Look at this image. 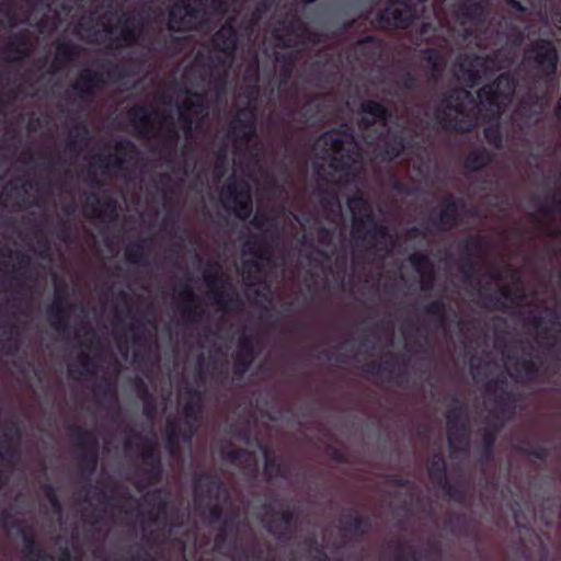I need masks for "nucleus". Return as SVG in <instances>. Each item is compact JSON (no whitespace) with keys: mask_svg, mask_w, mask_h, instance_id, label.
I'll use <instances>...</instances> for the list:
<instances>
[{"mask_svg":"<svg viewBox=\"0 0 561 561\" xmlns=\"http://www.w3.org/2000/svg\"><path fill=\"white\" fill-rule=\"evenodd\" d=\"M193 497L198 507L208 510L211 523H221L218 534L215 537V546L221 548L227 540L228 530L234 528L232 518L225 517L221 500H229V492L222 479L213 472H201L193 479Z\"/></svg>","mask_w":561,"mask_h":561,"instance_id":"nucleus-1","label":"nucleus"},{"mask_svg":"<svg viewBox=\"0 0 561 561\" xmlns=\"http://www.w3.org/2000/svg\"><path fill=\"white\" fill-rule=\"evenodd\" d=\"M434 119L445 131L471 133L478 123V113L471 93L462 88L445 91L434 107Z\"/></svg>","mask_w":561,"mask_h":561,"instance_id":"nucleus-2","label":"nucleus"},{"mask_svg":"<svg viewBox=\"0 0 561 561\" xmlns=\"http://www.w3.org/2000/svg\"><path fill=\"white\" fill-rule=\"evenodd\" d=\"M347 206L353 213V238L362 242L367 250L390 253L393 242L389 227L376 220L368 199L362 194H356L347 199Z\"/></svg>","mask_w":561,"mask_h":561,"instance_id":"nucleus-3","label":"nucleus"},{"mask_svg":"<svg viewBox=\"0 0 561 561\" xmlns=\"http://www.w3.org/2000/svg\"><path fill=\"white\" fill-rule=\"evenodd\" d=\"M558 61L556 45L549 39L537 38L525 47L520 66L534 82L550 83L556 79Z\"/></svg>","mask_w":561,"mask_h":561,"instance_id":"nucleus-4","label":"nucleus"},{"mask_svg":"<svg viewBox=\"0 0 561 561\" xmlns=\"http://www.w3.org/2000/svg\"><path fill=\"white\" fill-rule=\"evenodd\" d=\"M279 24L282 27L274 28L272 35L280 48H295L300 44L317 45L320 43V34L310 28L296 13Z\"/></svg>","mask_w":561,"mask_h":561,"instance_id":"nucleus-5","label":"nucleus"},{"mask_svg":"<svg viewBox=\"0 0 561 561\" xmlns=\"http://www.w3.org/2000/svg\"><path fill=\"white\" fill-rule=\"evenodd\" d=\"M279 24L282 27L274 28L272 35L280 48H295L300 44L317 45L320 43V34L310 28L296 13Z\"/></svg>","mask_w":561,"mask_h":561,"instance_id":"nucleus-6","label":"nucleus"},{"mask_svg":"<svg viewBox=\"0 0 561 561\" xmlns=\"http://www.w3.org/2000/svg\"><path fill=\"white\" fill-rule=\"evenodd\" d=\"M517 88L516 78L510 72L500 73L492 82L481 87L477 94L491 111L502 114L513 100Z\"/></svg>","mask_w":561,"mask_h":561,"instance_id":"nucleus-7","label":"nucleus"},{"mask_svg":"<svg viewBox=\"0 0 561 561\" xmlns=\"http://www.w3.org/2000/svg\"><path fill=\"white\" fill-rule=\"evenodd\" d=\"M419 19V9L410 0H388L383 10L376 15V22L382 30H407Z\"/></svg>","mask_w":561,"mask_h":561,"instance_id":"nucleus-8","label":"nucleus"},{"mask_svg":"<svg viewBox=\"0 0 561 561\" xmlns=\"http://www.w3.org/2000/svg\"><path fill=\"white\" fill-rule=\"evenodd\" d=\"M239 35L232 19L225 21L221 26L211 35V48L222 56L209 57L204 68L211 72L216 66L226 64V59H232L238 48Z\"/></svg>","mask_w":561,"mask_h":561,"instance_id":"nucleus-9","label":"nucleus"},{"mask_svg":"<svg viewBox=\"0 0 561 561\" xmlns=\"http://www.w3.org/2000/svg\"><path fill=\"white\" fill-rule=\"evenodd\" d=\"M278 503V499L274 497L262 505L266 515V518L263 519V525L267 533L277 540L288 541L291 539L294 527L297 525L298 514L289 507L283 508L277 513L279 515V523H277L274 518V515L276 514L274 505Z\"/></svg>","mask_w":561,"mask_h":561,"instance_id":"nucleus-10","label":"nucleus"},{"mask_svg":"<svg viewBox=\"0 0 561 561\" xmlns=\"http://www.w3.org/2000/svg\"><path fill=\"white\" fill-rule=\"evenodd\" d=\"M73 305L67 299V285L58 284L55 287V299L50 305L46 314L50 327L61 336H68L70 332L69 311Z\"/></svg>","mask_w":561,"mask_h":561,"instance_id":"nucleus-11","label":"nucleus"},{"mask_svg":"<svg viewBox=\"0 0 561 561\" xmlns=\"http://www.w3.org/2000/svg\"><path fill=\"white\" fill-rule=\"evenodd\" d=\"M202 9L187 0H179L168 9L167 27L174 33H186L195 28Z\"/></svg>","mask_w":561,"mask_h":561,"instance_id":"nucleus-12","label":"nucleus"},{"mask_svg":"<svg viewBox=\"0 0 561 561\" xmlns=\"http://www.w3.org/2000/svg\"><path fill=\"white\" fill-rule=\"evenodd\" d=\"M489 0H458L453 7L454 16L462 26H484L489 18Z\"/></svg>","mask_w":561,"mask_h":561,"instance_id":"nucleus-13","label":"nucleus"},{"mask_svg":"<svg viewBox=\"0 0 561 561\" xmlns=\"http://www.w3.org/2000/svg\"><path fill=\"white\" fill-rule=\"evenodd\" d=\"M224 196L234 205V215L240 220H247L253 213V199L249 184L244 181H229L224 188Z\"/></svg>","mask_w":561,"mask_h":561,"instance_id":"nucleus-14","label":"nucleus"},{"mask_svg":"<svg viewBox=\"0 0 561 561\" xmlns=\"http://www.w3.org/2000/svg\"><path fill=\"white\" fill-rule=\"evenodd\" d=\"M427 472L430 480L437 485L449 499L461 503L463 492L451 484L447 478V463L440 451L433 454L428 460Z\"/></svg>","mask_w":561,"mask_h":561,"instance_id":"nucleus-15","label":"nucleus"},{"mask_svg":"<svg viewBox=\"0 0 561 561\" xmlns=\"http://www.w3.org/2000/svg\"><path fill=\"white\" fill-rule=\"evenodd\" d=\"M506 378L500 376L490 379L485 385L488 394L495 396L496 408L502 416L511 420L516 412V396L506 388Z\"/></svg>","mask_w":561,"mask_h":561,"instance_id":"nucleus-16","label":"nucleus"},{"mask_svg":"<svg viewBox=\"0 0 561 561\" xmlns=\"http://www.w3.org/2000/svg\"><path fill=\"white\" fill-rule=\"evenodd\" d=\"M547 104L546 94L527 92L515 108V115L522 121V126H530L538 123Z\"/></svg>","mask_w":561,"mask_h":561,"instance_id":"nucleus-17","label":"nucleus"},{"mask_svg":"<svg viewBox=\"0 0 561 561\" xmlns=\"http://www.w3.org/2000/svg\"><path fill=\"white\" fill-rule=\"evenodd\" d=\"M256 134L255 108L248 105L238 110L230 124L229 135L238 140L249 141Z\"/></svg>","mask_w":561,"mask_h":561,"instance_id":"nucleus-18","label":"nucleus"},{"mask_svg":"<svg viewBox=\"0 0 561 561\" xmlns=\"http://www.w3.org/2000/svg\"><path fill=\"white\" fill-rule=\"evenodd\" d=\"M256 357L254 339L251 335L241 334L237 351L233 354L232 373L234 378L242 379L251 368Z\"/></svg>","mask_w":561,"mask_h":561,"instance_id":"nucleus-19","label":"nucleus"},{"mask_svg":"<svg viewBox=\"0 0 561 561\" xmlns=\"http://www.w3.org/2000/svg\"><path fill=\"white\" fill-rule=\"evenodd\" d=\"M105 85L103 73L91 68H84L71 88L79 99L85 101L93 99L99 89Z\"/></svg>","mask_w":561,"mask_h":561,"instance_id":"nucleus-20","label":"nucleus"},{"mask_svg":"<svg viewBox=\"0 0 561 561\" xmlns=\"http://www.w3.org/2000/svg\"><path fill=\"white\" fill-rule=\"evenodd\" d=\"M322 140L325 146H328L332 152L333 157L330 162V168L337 172L348 171L354 163L353 153L351 151H345V140L341 135H333L330 133H325L322 136Z\"/></svg>","mask_w":561,"mask_h":561,"instance_id":"nucleus-21","label":"nucleus"},{"mask_svg":"<svg viewBox=\"0 0 561 561\" xmlns=\"http://www.w3.org/2000/svg\"><path fill=\"white\" fill-rule=\"evenodd\" d=\"M119 23L122 24L121 34L112 41L111 47L121 48L138 44L144 28V19H137L135 15L124 13L119 19Z\"/></svg>","mask_w":561,"mask_h":561,"instance_id":"nucleus-22","label":"nucleus"},{"mask_svg":"<svg viewBox=\"0 0 561 561\" xmlns=\"http://www.w3.org/2000/svg\"><path fill=\"white\" fill-rule=\"evenodd\" d=\"M460 201L453 195L445 196L440 202V210L436 217H432L431 227L438 231H449L459 221L458 206Z\"/></svg>","mask_w":561,"mask_h":561,"instance_id":"nucleus-23","label":"nucleus"},{"mask_svg":"<svg viewBox=\"0 0 561 561\" xmlns=\"http://www.w3.org/2000/svg\"><path fill=\"white\" fill-rule=\"evenodd\" d=\"M549 367L542 368L533 358H518L514 365V373L511 377L519 382L542 383L547 381Z\"/></svg>","mask_w":561,"mask_h":561,"instance_id":"nucleus-24","label":"nucleus"},{"mask_svg":"<svg viewBox=\"0 0 561 561\" xmlns=\"http://www.w3.org/2000/svg\"><path fill=\"white\" fill-rule=\"evenodd\" d=\"M394 365L396 358L391 355L390 358L386 359L383 363H366L363 366V371L371 376L385 377L387 381L402 386L407 380V371L404 369L396 370Z\"/></svg>","mask_w":561,"mask_h":561,"instance_id":"nucleus-25","label":"nucleus"},{"mask_svg":"<svg viewBox=\"0 0 561 561\" xmlns=\"http://www.w3.org/2000/svg\"><path fill=\"white\" fill-rule=\"evenodd\" d=\"M341 529L362 539L371 530V519L369 516L359 514L356 510H350L340 518Z\"/></svg>","mask_w":561,"mask_h":561,"instance_id":"nucleus-26","label":"nucleus"},{"mask_svg":"<svg viewBox=\"0 0 561 561\" xmlns=\"http://www.w3.org/2000/svg\"><path fill=\"white\" fill-rule=\"evenodd\" d=\"M84 209L95 218H108L112 221L118 218L116 202L111 197L101 199L96 193H90L87 196Z\"/></svg>","mask_w":561,"mask_h":561,"instance_id":"nucleus-27","label":"nucleus"},{"mask_svg":"<svg viewBox=\"0 0 561 561\" xmlns=\"http://www.w3.org/2000/svg\"><path fill=\"white\" fill-rule=\"evenodd\" d=\"M359 110L367 116H362L359 125L365 128L374 126L377 122L387 125L391 117V112L381 102L375 100H365L360 103Z\"/></svg>","mask_w":561,"mask_h":561,"instance_id":"nucleus-28","label":"nucleus"},{"mask_svg":"<svg viewBox=\"0 0 561 561\" xmlns=\"http://www.w3.org/2000/svg\"><path fill=\"white\" fill-rule=\"evenodd\" d=\"M140 458L144 465V474L149 483H159L162 480L163 467L161 457L153 444L147 445L141 454Z\"/></svg>","mask_w":561,"mask_h":561,"instance_id":"nucleus-29","label":"nucleus"},{"mask_svg":"<svg viewBox=\"0 0 561 561\" xmlns=\"http://www.w3.org/2000/svg\"><path fill=\"white\" fill-rule=\"evenodd\" d=\"M180 297L182 302L179 305V309L184 319L191 323L199 322L205 314V310L197 306L198 297L188 284L181 286Z\"/></svg>","mask_w":561,"mask_h":561,"instance_id":"nucleus-30","label":"nucleus"},{"mask_svg":"<svg viewBox=\"0 0 561 561\" xmlns=\"http://www.w3.org/2000/svg\"><path fill=\"white\" fill-rule=\"evenodd\" d=\"M408 141L403 130H388L382 139L380 154L386 161H393L399 158L407 148Z\"/></svg>","mask_w":561,"mask_h":561,"instance_id":"nucleus-31","label":"nucleus"},{"mask_svg":"<svg viewBox=\"0 0 561 561\" xmlns=\"http://www.w3.org/2000/svg\"><path fill=\"white\" fill-rule=\"evenodd\" d=\"M483 307L494 310H505L508 306L516 302V298L523 299V295L516 296V293L510 286H502L499 296L491 293H482Z\"/></svg>","mask_w":561,"mask_h":561,"instance_id":"nucleus-32","label":"nucleus"},{"mask_svg":"<svg viewBox=\"0 0 561 561\" xmlns=\"http://www.w3.org/2000/svg\"><path fill=\"white\" fill-rule=\"evenodd\" d=\"M203 397L195 388H187L184 391L183 413L185 423L198 424L202 417Z\"/></svg>","mask_w":561,"mask_h":561,"instance_id":"nucleus-33","label":"nucleus"},{"mask_svg":"<svg viewBox=\"0 0 561 561\" xmlns=\"http://www.w3.org/2000/svg\"><path fill=\"white\" fill-rule=\"evenodd\" d=\"M205 279L207 285L213 288L210 291V298L219 306L233 310L241 306V299L236 291H231V294H227L222 290L215 289V285L218 283L217 275L210 274L208 271L205 272Z\"/></svg>","mask_w":561,"mask_h":561,"instance_id":"nucleus-34","label":"nucleus"},{"mask_svg":"<svg viewBox=\"0 0 561 561\" xmlns=\"http://www.w3.org/2000/svg\"><path fill=\"white\" fill-rule=\"evenodd\" d=\"M30 39L24 32H16L11 35L8 44L4 47V53L9 55H15V57H9L12 61H21L30 54Z\"/></svg>","mask_w":561,"mask_h":561,"instance_id":"nucleus-35","label":"nucleus"},{"mask_svg":"<svg viewBox=\"0 0 561 561\" xmlns=\"http://www.w3.org/2000/svg\"><path fill=\"white\" fill-rule=\"evenodd\" d=\"M493 160V154L483 146L471 149L463 162L465 169L469 172H479L488 167Z\"/></svg>","mask_w":561,"mask_h":561,"instance_id":"nucleus-36","label":"nucleus"},{"mask_svg":"<svg viewBox=\"0 0 561 561\" xmlns=\"http://www.w3.org/2000/svg\"><path fill=\"white\" fill-rule=\"evenodd\" d=\"M56 56L54 65L56 68L66 67L69 62L76 60L80 55V46L72 41H58L56 43Z\"/></svg>","mask_w":561,"mask_h":561,"instance_id":"nucleus-37","label":"nucleus"},{"mask_svg":"<svg viewBox=\"0 0 561 561\" xmlns=\"http://www.w3.org/2000/svg\"><path fill=\"white\" fill-rule=\"evenodd\" d=\"M468 421L467 419V409L463 404H459L453 409H449L446 413V423L448 428V445L450 451H455L458 447L456 445V433L455 430L458 425Z\"/></svg>","mask_w":561,"mask_h":561,"instance_id":"nucleus-38","label":"nucleus"},{"mask_svg":"<svg viewBox=\"0 0 561 561\" xmlns=\"http://www.w3.org/2000/svg\"><path fill=\"white\" fill-rule=\"evenodd\" d=\"M71 437L80 453L99 451V443L91 431L75 425L71 427Z\"/></svg>","mask_w":561,"mask_h":561,"instance_id":"nucleus-39","label":"nucleus"},{"mask_svg":"<svg viewBox=\"0 0 561 561\" xmlns=\"http://www.w3.org/2000/svg\"><path fill=\"white\" fill-rule=\"evenodd\" d=\"M127 117L139 135L146 136L150 131V111L146 105L133 106L127 112Z\"/></svg>","mask_w":561,"mask_h":561,"instance_id":"nucleus-40","label":"nucleus"},{"mask_svg":"<svg viewBox=\"0 0 561 561\" xmlns=\"http://www.w3.org/2000/svg\"><path fill=\"white\" fill-rule=\"evenodd\" d=\"M355 51L367 61L377 59L381 53L382 43L374 35H367L355 43Z\"/></svg>","mask_w":561,"mask_h":561,"instance_id":"nucleus-41","label":"nucleus"},{"mask_svg":"<svg viewBox=\"0 0 561 561\" xmlns=\"http://www.w3.org/2000/svg\"><path fill=\"white\" fill-rule=\"evenodd\" d=\"M2 334L5 336L1 341L0 351L7 355H15L20 350V329L14 323H3L0 325Z\"/></svg>","mask_w":561,"mask_h":561,"instance_id":"nucleus-42","label":"nucleus"},{"mask_svg":"<svg viewBox=\"0 0 561 561\" xmlns=\"http://www.w3.org/2000/svg\"><path fill=\"white\" fill-rule=\"evenodd\" d=\"M500 430L501 426H494L493 428H485L483 431L479 457L480 465L485 466L492 460Z\"/></svg>","mask_w":561,"mask_h":561,"instance_id":"nucleus-43","label":"nucleus"},{"mask_svg":"<svg viewBox=\"0 0 561 561\" xmlns=\"http://www.w3.org/2000/svg\"><path fill=\"white\" fill-rule=\"evenodd\" d=\"M423 311L425 314L431 317L434 320L436 328L442 329L444 332L447 330L448 325V317H447V306L442 299H435L427 302Z\"/></svg>","mask_w":561,"mask_h":561,"instance_id":"nucleus-44","label":"nucleus"},{"mask_svg":"<svg viewBox=\"0 0 561 561\" xmlns=\"http://www.w3.org/2000/svg\"><path fill=\"white\" fill-rule=\"evenodd\" d=\"M21 534L23 537V552L28 560H33V558H36L38 561L53 559L50 554L44 551L35 537L25 528H21Z\"/></svg>","mask_w":561,"mask_h":561,"instance_id":"nucleus-45","label":"nucleus"},{"mask_svg":"<svg viewBox=\"0 0 561 561\" xmlns=\"http://www.w3.org/2000/svg\"><path fill=\"white\" fill-rule=\"evenodd\" d=\"M194 100H185L180 105L184 107L196 118L204 117L207 114L208 105L206 103L205 94L198 92L185 91Z\"/></svg>","mask_w":561,"mask_h":561,"instance_id":"nucleus-46","label":"nucleus"},{"mask_svg":"<svg viewBox=\"0 0 561 561\" xmlns=\"http://www.w3.org/2000/svg\"><path fill=\"white\" fill-rule=\"evenodd\" d=\"M165 448L173 458L180 454V424L175 420L167 422Z\"/></svg>","mask_w":561,"mask_h":561,"instance_id":"nucleus-47","label":"nucleus"},{"mask_svg":"<svg viewBox=\"0 0 561 561\" xmlns=\"http://www.w3.org/2000/svg\"><path fill=\"white\" fill-rule=\"evenodd\" d=\"M125 259L127 262L131 264L138 265H147L148 264V253L146 251V241H137L134 243H129L125 248Z\"/></svg>","mask_w":561,"mask_h":561,"instance_id":"nucleus-48","label":"nucleus"},{"mask_svg":"<svg viewBox=\"0 0 561 561\" xmlns=\"http://www.w3.org/2000/svg\"><path fill=\"white\" fill-rule=\"evenodd\" d=\"M245 252L252 254L259 260H268L270 249L265 242V236H252L244 243Z\"/></svg>","mask_w":561,"mask_h":561,"instance_id":"nucleus-49","label":"nucleus"},{"mask_svg":"<svg viewBox=\"0 0 561 561\" xmlns=\"http://www.w3.org/2000/svg\"><path fill=\"white\" fill-rule=\"evenodd\" d=\"M78 364H79V367L81 368V370H78L73 367H71L69 369V375L72 379H78V376L76 375L78 373V375H88L90 377H94L96 375V370H98V365H96V362L94 360V358L85 353V352H82L79 354L78 356Z\"/></svg>","mask_w":561,"mask_h":561,"instance_id":"nucleus-50","label":"nucleus"},{"mask_svg":"<svg viewBox=\"0 0 561 561\" xmlns=\"http://www.w3.org/2000/svg\"><path fill=\"white\" fill-rule=\"evenodd\" d=\"M276 61L280 64L279 67V79L282 84H287L295 70V57L291 53L278 54Z\"/></svg>","mask_w":561,"mask_h":561,"instance_id":"nucleus-51","label":"nucleus"},{"mask_svg":"<svg viewBox=\"0 0 561 561\" xmlns=\"http://www.w3.org/2000/svg\"><path fill=\"white\" fill-rule=\"evenodd\" d=\"M99 460V451L80 453L79 454V466L82 470V478L85 481H90L92 474L96 470Z\"/></svg>","mask_w":561,"mask_h":561,"instance_id":"nucleus-52","label":"nucleus"},{"mask_svg":"<svg viewBox=\"0 0 561 561\" xmlns=\"http://www.w3.org/2000/svg\"><path fill=\"white\" fill-rule=\"evenodd\" d=\"M304 123H316L321 118V108L319 102L311 98L307 100L298 111Z\"/></svg>","mask_w":561,"mask_h":561,"instance_id":"nucleus-53","label":"nucleus"},{"mask_svg":"<svg viewBox=\"0 0 561 561\" xmlns=\"http://www.w3.org/2000/svg\"><path fill=\"white\" fill-rule=\"evenodd\" d=\"M485 249L484 240L481 236H470L459 244L461 255L477 256L478 253Z\"/></svg>","mask_w":561,"mask_h":561,"instance_id":"nucleus-54","label":"nucleus"},{"mask_svg":"<svg viewBox=\"0 0 561 561\" xmlns=\"http://www.w3.org/2000/svg\"><path fill=\"white\" fill-rule=\"evenodd\" d=\"M423 59L431 67L432 78L437 79L443 72V58L435 48H425L422 51Z\"/></svg>","mask_w":561,"mask_h":561,"instance_id":"nucleus-55","label":"nucleus"},{"mask_svg":"<svg viewBox=\"0 0 561 561\" xmlns=\"http://www.w3.org/2000/svg\"><path fill=\"white\" fill-rule=\"evenodd\" d=\"M94 394L101 403L104 401L115 402L117 399L116 386L111 379L104 377L102 381L95 386Z\"/></svg>","mask_w":561,"mask_h":561,"instance_id":"nucleus-56","label":"nucleus"},{"mask_svg":"<svg viewBox=\"0 0 561 561\" xmlns=\"http://www.w3.org/2000/svg\"><path fill=\"white\" fill-rule=\"evenodd\" d=\"M88 139H89V128L84 124L78 123L75 125L72 130L69 133L67 148L70 151L77 152L79 142H83Z\"/></svg>","mask_w":561,"mask_h":561,"instance_id":"nucleus-57","label":"nucleus"},{"mask_svg":"<svg viewBox=\"0 0 561 561\" xmlns=\"http://www.w3.org/2000/svg\"><path fill=\"white\" fill-rule=\"evenodd\" d=\"M456 433V445L457 449L451 451V455L455 453H467L469 449V440H470V426L468 421L461 422L458 427L455 430Z\"/></svg>","mask_w":561,"mask_h":561,"instance_id":"nucleus-58","label":"nucleus"},{"mask_svg":"<svg viewBox=\"0 0 561 561\" xmlns=\"http://www.w3.org/2000/svg\"><path fill=\"white\" fill-rule=\"evenodd\" d=\"M458 270L461 273L463 279L470 280L473 277V275L479 271V262L477 260V256L461 255L458 263Z\"/></svg>","mask_w":561,"mask_h":561,"instance_id":"nucleus-59","label":"nucleus"},{"mask_svg":"<svg viewBox=\"0 0 561 561\" xmlns=\"http://www.w3.org/2000/svg\"><path fill=\"white\" fill-rule=\"evenodd\" d=\"M523 444L525 445V447H523L520 451L538 460L545 461L550 455V450L548 447L543 445H534L533 442L528 438L524 439Z\"/></svg>","mask_w":561,"mask_h":561,"instance_id":"nucleus-60","label":"nucleus"},{"mask_svg":"<svg viewBox=\"0 0 561 561\" xmlns=\"http://www.w3.org/2000/svg\"><path fill=\"white\" fill-rule=\"evenodd\" d=\"M409 263L420 274L433 267L428 254L423 252H414L408 257Z\"/></svg>","mask_w":561,"mask_h":561,"instance_id":"nucleus-61","label":"nucleus"},{"mask_svg":"<svg viewBox=\"0 0 561 561\" xmlns=\"http://www.w3.org/2000/svg\"><path fill=\"white\" fill-rule=\"evenodd\" d=\"M262 450L265 456L264 472L268 479L275 478L276 472L283 467V462L276 456L271 455L266 446L262 447Z\"/></svg>","mask_w":561,"mask_h":561,"instance_id":"nucleus-62","label":"nucleus"},{"mask_svg":"<svg viewBox=\"0 0 561 561\" xmlns=\"http://www.w3.org/2000/svg\"><path fill=\"white\" fill-rule=\"evenodd\" d=\"M486 142L496 149H500L503 144V135L499 125L488 126L483 130Z\"/></svg>","mask_w":561,"mask_h":561,"instance_id":"nucleus-63","label":"nucleus"},{"mask_svg":"<svg viewBox=\"0 0 561 561\" xmlns=\"http://www.w3.org/2000/svg\"><path fill=\"white\" fill-rule=\"evenodd\" d=\"M398 84L401 90L407 91V92H413L419 88L417 76L411 70H405L401 75V78H400Z\"/></svg>","mask_w":561,"mask_h":561,"instance_id":"nucleus-64","label":"nucleus"}]
</instances>
